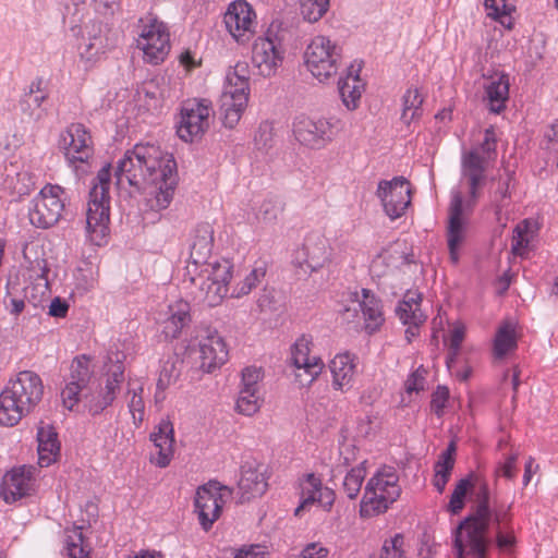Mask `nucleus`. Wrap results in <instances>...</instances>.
Returning a JSON list of instances; mask_svg holds the SVG:
<instances>
[{
  "mask_svg": "<svg viewBox=\"0 0 558 558\" xmlns=\"http://www.w3.org/2000/svg\"><path fill=\"white\" fill-rule=\"evenodd\" d=\"M517 348L514 327L506 323L499 327L494 340V353L497 357H504Z\"/></svg>",
  "mask_w": 558,
  "mask_h": 558,
  "instance_id": "49530a36",
  "label": "nucleus"
},
{
  "mask_svg": "<svg viewBox=\"0 0 558 558\" xmlns=\"http://www.w3.org/2000/svg\"><path fill=\"white\" fill-rule=\"evenodd\" d=\"M422 294L417 291H407L402 301L396 307V315L402 325L408 326L405 338L411 342L418 335L420 327L425 323L426 316L421 311Z\"/></svg>",
  "mask_w": 558,
  "mask_h": 558,
  "instance_id": "5701e85b",
  "label": "nucleus"
},
{
  "mask_svg": "<svg viewBox=\"0 0 558 558\" xmlns=\"http://www.w3.org/2000/svg\"><path fill=\"white\" fill-rule=\"evenodd\" d=\"M484 5L488 11L487 15L494 20H499L502 24V17L509 16L514 7L508 0H484Z\"/></svg>",
  "mask_w": 558,
  "mask_h": 558,
  "instance_id": "bf43d9fd",
  "label": "nucleus"
},
{
  "mask_svg": "<svg viewBox=\"0 0 558 558\" xmlns=\"http://www.w3.org/2000/svg\"><path fill=\"white\" fill-rule=\"evenodd\" d=\"M329 8V0H301L300 10L304 20L317 22Z\"/></svg>",
  "mask_w": 558,
  "mask_h": 558,
  "instance_id": "5fc2aeb1",
  "label": "nucleus"
},
{
  "mask_svg": "<svg viewBox=\"0 0 558 558\" xmlns=\"http://www.w3.org/2000/svg\"><path fill=\"white\" fill-rule=\"evenodd\" d=\"M111 181L110 165L104 166L93 180L86 211V231L89 240L101 245L109 231Z\"/></svg>",
  "mask_w": 558,
  "mask_h": 558,
  "instance_id": "423d86ee",
  "label": "nucleus"
},
{
  "mask_svg": "<svg viewBox=\"0 0 558 558\" xmlns=\"http://www.w3.org/2000/svg\"><path fill=\"white\" fill-rule=\"evenodd\" d=\"M365 463L366 460L360 462L356 466L348 471L343 478L342 490L350 499L356 498L360 494L363 481L366 476Z\"/></svg>",
  "mask_w": 558,
  "mask_h": 558,
  "instance_id": "de8ad7c7",
  "label": "nucleus"
},
{
  "mask_svg": "<svg viewBox=\"0 0 558 558\" xmlns=\"http://www.w3.org/2000/svg\"><path fill=\"white\" fill-rule=\"evenodd\" d=\"M142 392H143L142 387L129 389V391H128V393H132V397H131L128 405H129V410H130V413L132 414L134 423H137V422L141 423L144 418L145 405H144Z\"/></svg>",
  "mask_w": 558,
  "mask_h": 558,
  "instance_id": "052dcab7",
  "label": "nucleus"
},
{
  "mask_svg": "<svg viewBox=\"0 0 558 558\" xmlns=\"http://www.w3.org/2000/svg\"><path fill=\"white\" fill-rule=\"evenodd\" d=\"M363 300L359 303L369 332L378 330L384 323L380 301L367 289H362Z\"/></svg>",
  "mask_w": 558,
  "mask_h": 558,
  "instance_id": "4c0bfd02",
  "label": "nucleus"
},
{
  "mask_svg": "<svg viewBox=\"0 0 558 558\" xmlns=\"http://www.w3.org/2000/svg\"><path fill=\"white\" fill-rule=\"evenodd\" d=\"M424 97L417 88H408L402 96L401 120L404 124L410 123L422 116Z\"/></svg>",
  "mask_w": 558,
  "mask_h": 558,
  "instance_id": "37998d69",
  "label": "nucleus"
},
{
  "mask_svg": "<svg viewBox=\"0 0 558 558\" xmlns=\"http://www.w3.org/2000/svg\"><path fill=\"white\" fill-rule=\"evenodd\" d=\"M322 485V480L314 473H308L304 475V478L300 484L301 502L299 507L295 509V515H299L300 512L304 510L306 507L316 504V498L318 497V493L320 490Z\"/></svg>",
  "mask_w": 558,
  "mask_h": 558,
  "instance_id": "a18cd8bd",
  "label": "nucleus"
},
{
  "mask_svg": "<svg viewBox=\"0 0 558 558\" xmlns=\"http://www.w3.org/2000/svg\"><path fill=\"white\" fill-rule=\"evenodd\" d=\"M38 463L40 466H49L60 456V441L54 427L40 422L37 430Z\"/></svg>",
  "mask_w": 558,
  "mask_h": 558,
  "instance_id": "c756f323",
  "label": "nucleus"
},
{
  "mask_svg": "<svg viewBox=\"0 0 558 558\" xmlns=\"http://www.w3.org/2000/svg\"><path fill=\"white\" fill-rule=\"evenodd\" d=\"M248 97L244 94L227 95L223 93L221 119L226 128L233 129L247 106Z\"/></svg>",
  "mask_w": 558,
  "mask_h": 558,
  "instance_id": "58836bf2",
  "label": "nucleus"
},
{
  "mask_svg": "<svg viewBox=\"0 0 558 558\" xmlns=\"http://www.w3.org/2000/svg\"><path fill=\"white\" fill-rule=\"evenodd\" d=\"M399 475L395 468L379 469L366 483L360 505V514L372 518L388 510L400 496Z\"/></svg>",
  "mask_w": 558,
  "mask_h": 558,
  "instance_id": "0eeeda50",
  "label": "nucleus"
},
{
  "mask_svg": "<svg viewBox=\"0 0 558 558\" xmlns=\"http://www.w3.org/2000/svg\"><path fill=\"white\" fill-rule=\"evenodd\" d=\"M284 49L279 36L268 31L264 37H258L253 46L252 61L260 75L267 77L276 73L282 64Z\"/></svg>",
  "mask_w": 558,
  "mask_h": 558,
  "instance_id": "dca6fc26",
  "label": "nucleus"
},
{
  "mask_svg": "<svg viewBox=\"0 0 558 558\" xmlns=\"http://www.w3.org/2000/svg\"><path fill=\"white\" fill-rule=\"evenodd\" d=\"M391 255L387 251L379 253L371 263V272L374 276H385L390 267Z\"/></svg>",
  "mask_w": 558,
  "mask_h": 558,
  "instance_id": "338daca9",
  "label": "nucleus"
},
{
  "mask_svg": "<svg viewBox=\"0 0 558 558\" xmlns=\"http://www.w3.org/2000/svg\"><path fill=\"white\" fill-rule=\"evenodd\" d=\"M505 508L508 510V518L501 520L499 523L493 519L490 525L495 526L496 529V544L498 548L510 549L515 543L513 532L509 530V524L511 522V506H505Z\"/></svg>",
  "mask_w": 558,
  "mask_h": 558,
  "instance_id": "3c124183",
  "label": "nucleus"
},
{
  "mask_svg": "<svg viewBox=\"0 0 558 558\" xmlns=\"http://www.w3.org/2000/svg\"><path fill=\"white\" fill-rule=\"evenodd\" d=\"M233 280V264L229 259L216 260L206 265L191 281L198 286L199 298L208 305L216 306L229 292Z\"/></svg>",
  "mask_w": 558,
  "mask_h": 558,
  "instance_id": "1a4fd4ad",
  "label": "nucleus"
},
{
  "mask_svg": "<svg viewBox=\"0 0 558 558\" xmlns=\"http://www.w3.org/2000/svg\"><path fill=\"white\" fill-rule=\"evenodd\" d=\"M293 134L300 144L314 149L325 147L333 136L332 125L328 120H315L305 116L294 119Z\"/></svg>",
  "mask_w": 558,
  "mask_h": 558,
  "instance_id": "a211bd4d",
  "label": "nucleus"
},
{
  "mask_svg": "<svg viewBox=\"0 0 558 558\" xmlns=\"http://www.w3.org/2000/svg\"><path fill=\"white\" fill-rule=\"evenodd\" d=\"M4 308L12 315H19L25 307L24 299L19 289V284L9 280L5 286V293L2 298Z\"/></svg>",
  "mask_w": 558,
  "mask_h": 558,
  "instance_id": "603ef678",
  "label": "nucleus"
},
{
  "mask_svg": "<svg viewBox=\"0 0 558 558\" xmlns=\"http://www.w3.org/2000/svg\"><path fill=\"white\" fill-rule=\"evenodd\" d=\"M222 490L231 493L227 486H222L217 481H210L196 492L195 508L205 531H208L220 515L223 506Z\"/></svg>",
  "mask_w": 558,
  "mask_h": 558,
  "instance_id": "f3484780",
  "label": "nucleus"
},
{
  "mask_svg": "<svg viewBox=\"0 0 558 558\" xmlns=\"http://www.w3.org/2000/svg\"><path fill=\"white\" fill-rule=\"evenodd\" d=\"M298 255L304 257L303 263L311 271H316L329 260L328 240L320 232H311L304 239L302 250Z\"/></svg>",
  "mask_w": 558,
  "mask_h": 558,
  "instance_id": "a878e982",
  "label": "nucleus"
},
{
  "mask_svg": "<svg viewBox=\"0 0 558 558\" xmlns=\"http://www.w3.org/2000/svg\"><path fill=\"white\" fill-rule=\"evenodd\" d=\"M262 379L260 368L250 366L242 371V387L241 389H250L259 391L258 383Z\"/></svg>",
  "mask_w": 558,
  "mask_h": 558,
  "instance_id": "0e129e2a",
  "label": "nucleus"
},
{
  "mask_svg": "<svg viewBox=\"0 0 558 558\" xmlns=\"http://www.w3.org/2000/svg\"><path fill=\"white\" fill-rule=\"evenodd\" d=\"M124 355L120 352H111L108 355V371L105 387L98 391L83 396L85 407L92 415L100 414L105 409L112 404L117 392L120 390L124 380Z\"/></svg>",
  "mask_w": 558,
  "mask_h": 558,
  "instance_id": "ddd939ff",
  "label": "nucleus"
},
{
  "mask_svg": "<svg viewBox=\"0 0 558 558\" xmlns=\"http://www.w3.org/2000/svg\"><path fill=\"white\" fill-rule=\"evenodd\" d=\"M404 538L401 534H396L393 537L388 538L381 546L383 556L388 558H407L403 550Z\"/></svg>",
  "mask_w": 558,
  "mask_h": 558,
  "instance_id": "680f3d73",
  "label": "nucleus"
},
{
  "mask_svg": "<svg viewBox=\"0 0 558 558\" xmlns=\"http://www.w3.org/2000/svg\"><path fill=\"white\" fill-rule=\"evenodd\" d=\"M88 37L78 46V54L86 63H94L98 57L106 52L107 38L102 35L101 25L93 23Z\"/></svg>",
  "mask_w": 558,
  "mask_h": 558,
  "instance_id": "c9c22d12",
  "label": "nucleus"
},
{
  "mask_svg": "<svg viewBox=\"0 0 558 558\" xmlns=\"http://www.w3.org/2000/svg\"><path fill=\"white\" fill-rule=\"evenodd\" d=\"M256 149L267 153L275 145L274 124L269 121H263L254 136Z\"/></svg>",
  "mask_w": 558,
  "mask_h": 558,
  "instance_id": "6e6d98bb",
  "label": "nucleus"
},
{
  "mask_svg": "<svg viewBox=\"0 0 558 558\" xmlns=\"http://www.w3.org/2000/svg\"><path fill=\"white\" fill-rule=\"evenodd\" d=\"M472 489H475V493L470 513L453 532L457 558H465V555L481 557L483 553L489 551L492 520L495 519L499 523L508 518L505 505L492 506L488 483L474 472L457 482L447 510L451 514H459L464 509L465 498Z\"/></svg>",
  "mask_w": 558,
  "mask_h": 558,
  "instance_id": "f257e3e1",
  "label": "nucleus"
},
{
  "mask_svg": "<svg viewBox=\"0 0 558 558\" xmlns=\"http://www.w3.org/2000/svg\"><path fill=\"white\" fill-rule=\"evenodd\" d=\"M376 195L391 220L403 216L411 204L410 183L404 177L379 181Z\"/></svg>",
  "mask_w": 558,
  "mask_h": 558,
  "instance_id": "2eb2a0df",
  "label": "nucleus"
},
{
  "mask_svg": "<svg viewBox=\"0 0 558 558\" xmlns=\"http://www.w3.org/2000/svg\"><path fill=\"white\" fill-rule=\"evenodd\" d=\"M4 186L19 196L27 195L35 187V177L22 163L10 162L4 167Z\"/></svg>",
  "mask_w": 558,
  "mask_h": 558,
  "instance_id": "7c9ffc66",
  "label": "nucleus"
},
{
  "mask_svg": "<svg viewBox=\"0 0 558 558\" xmlns=\"http://www.w3.org/2000/svg\"><path fill=\"white\" fill-rule=\"evenodd\" d=\"M463 197L461 192H453L449 206L447 242L452 263L459 260V248L465 239V221L462 218Z\"/></svg>",
  "mask_w": 558,
  "mask_h": 558,
  "instance_id": "4be33fe9",
  "label": "nucleus"
},
{
  "mask_svg": "<svg viewBox=\"0 0 558 558\" xmlns=\"http://www.w3.org/2000/svg\"><path fill=\"white\" fill-rule=\"evenodd\" d=\"M514 181V172L506 170L504 174H499L497 179V187L490 195L492 204L495 208L496 215H499L501 210L508 206L509 199L511 198L510 186Z\"/></svg>",
  "mask_w": 558,
  "mask_h": 558,
  "instance_id": "79ce46f5",
  "label": "nucleus"
},
{
  "mask_svg": "<svg viewBox=\"0 0 558 558\" xmlns=\"http://www.w3.org/2000/svg\"><path fill=\"white\" fill-rule=\"evenodd\" d=\"M456 452H457V446L456 442L452 440L448 444L446 450H444L439 456L435 463L434 470L444 473H450L453 470L454 462H456Z\"/></svg>",
  "mask_w": 558,
  "mask_h": 558,
  "instance_id": "13d9d810",
  "label": "nucleus"
},
{
  "mask_svg": "<svg viewBox=\"0 0 558 558\" xmlns=\"http://www.w3.org/2000/svg\"><path fill=\"white\" fill-rule=\"evenodd\" d=\"M65 201L63 187L52 184L45 185L29 204V222L39 229L53 227L62 218Z\"/></svg>",
  "mask_w": 558,
  "mask_h": 558,
  "instance_id": "9d476101",
  "label": "nucleus"
},
{
  "mask_svg": "<svg viewBox=\"0 0 558 558\" xmlns=\"http://www.w3.org/2000/svg\"><path fill=\"white\" fill-rule=\"evenodd\" d=\"M48 98V83L43 77H36L22 95L19 101L20 110L31 120L39 121L47 113L43 105Z\"/></svg>",
  "mask_w": 558,
  "mask_h": 558,
  "instance_id": "b1692460",
  "label": "nucleus"
},
{
  "mask_svg": "<svg viewBox=\"0 0 558 558\" xmlns=\"http://www.w3.org/2000/svg\"><path fill=\"white\" fill-rule=\"evenodd\" d=\"M65 558H89V551L85 549L81 526H76L69 532L65 539Z\"/></svg>",
  "mask_w": 558,
  "mask_h": 558,
  "instance_id": "8fccbe9b",
  "label": "nucleus"
},
{
  "mask_svg": "<svg viewBox=\"0 0 558 558\" xmlns=\"http://www.w3.org/2000/svg\"><path fill=\"white\" fill-rule=\"evenodd\" d=\"M223 23L231 36L238 43L244 44L254 33L256 14L245 0H236L229 4Z\"/></svg>",
  "mask_w": 558,
  "mask_h": 558,
  "instance_id": "412c9836",
  "label": "nucleus"
},
{
  "mask_svg": "<svg viewBox=\"0 0 558 558\" xmlns=\"http://www.w3.org/2000/svg\"><path fill=\"white\" fill-rule=\"evenodd\" d=\"M304 59L312 75L319 82H326L338 73L341 49L328 37L316 36L308 44Z\"/></svg>",
  "mask_w": 558,
  "mask_h": 558,
  "instance_id": "9b49d317",
  "label": "nucleus"
},
{
  "mask_svg": "<svg viewBox=\"0 0 558 558\" xmlns=\"http://www.w3.org/2000/svg\"><path fill=\"white\" fill-rule=\"evenodd\" d=\"M260 408L259 391L250 389H240L236 400V411L241 414L251 416Z\"/></svg>",
  "mask_w": 558,
  "mask_h": 558,
  "instance_id": "864d4df0",
  "label": "nucleus"
},
{
  "mask_svg": "<svg viewBox=\"0 0 558 558\" xmlns=\"http://www.w3.org/2000/svg\"><path fill=\"white\" fill-rule=\"evenodd\" d=\"M356 357L349 353L337 354L329 364L332 375V387L336 390L348 391L353 387L356 373Z\"/></svg>",
  "mask_w": 558,
  "mask_h": 558,
  "instance_id": "bb28decb",
  "label": "nucleus"
},
{
  "mask_svg": "<svg viewBox=\"0 0 558 558\" xmlns=\"http://www.w3.org/2000/svg\"><path fill=\"white\" fill-rule=\"evenodd\" d=\"M266 276V267L264 264L255 265L250 271L242 275L240 270L233 274V279L239 278V281L231 289L232 298H242L247 295L254 288H256Z\"/></svg>",
  "mask_w": 558,
  "mask_h": 558,
  "instance_id": "ea45409f",
  "label": "nucleus"
},
{
  "mask_svg": "<svg viewBox=\"0 0 558 558\" xmlns=\"http://www.w3.org/2000/svg\"><path fill=\"white\" fill-rule=\"evenodd\" d=\"M150 439L154 442L157 451L156 457H151L150 461L159 468L169 465L173 456V425L169 420H162L157 430L150 434Z\"/></svg>",
  "mask_w": 558,
  "mask_h": 558,
  "instance_id": "c85d7f7f",
  "label": "nucleus"
},
{
  "mask_svg": "<svg viewBox=\"0 0 558 558\" xmlns=\"http://www.w3.org/2000/svg\"><path fill=\"white\" fill-rule=\"evenodd\" d=\"M43 395L44 385L39 375L32 371L20 372L0 393V424L16 425L38 405Z\"/></svg>",
  "mask_w": 558,
  "mask_h": 558,
  "instance_id": "20e7f679",
  "label": "nucleus"
},
{
  "mask_svg": "<svg viewBox=\"0 0 558 558\" xmlns=\"http://www.w3.org/2000/svg\"><path fill=\"white\" fill-rule=\"evenodd\" d=\"M116 177L119 185L125 180L136 191H146V206L153 211L169 207L178 185L174 158L151 143L126 150L118 161Z\"/></svg>",
  "mask_w": 558,
  "mask_h": 558,
  "instance_id": "7ed1b4c3",
  "label": "nucleus"
},
{
  "mask_svg": "<svg viewBox=\"0 0 558 558\" xmlns=\"http://www.w3.org/2000/svg\"><path fill=\"white\" fill-rule=\"evenodd\" d=\"M89 364L86 355L76 356L71 363L68 381L86 388L93 374Z\"/></svg>",
  "mask_w": 558,
  "mask_h": 558,
  "instance_id": "09e8293b",
  "label": "nucleus"
},
{
  "mask_svg": "<svg viewBox=\"0 0 558 558\" xmlns=\"http://www.w3.org/2000/svg\"><path fill=\"white\" fill-rule=\"evenodd\" d=\"M311 341L307 337H300L291 348V359L298 369H303L310 377L306 384H312L322 373L324 362L317 355H311Z\"/></svg>",
  "mask_w": 558,
  "mask_h": 558,
  "instance_id": "393cba45",
  "label": "nucleus"
},
{
  "mask_svg": "<svg viewBox=\"0 0 558 558\" xmlns=\"http://www.w3.org/2000/svg\"><path fill=\"white\" fill-rule=\"evenodd\" d=\"M534 225L523 220L513 230L511 251L515 256L524 257L530 251V243L534 238Z\"/></svg>",
  "mask_w": 558,
  "mask_h": 558,
  "instance_id": "c03bdc74",
  "label": "nucleus"
},
{
  "mask_svg": "<svg viewBox=\"0 0 558 558\" xmlns=\"http://www.w3.org/2000/svg\"><path fill=\"white\" fill-rule=\"evenodd\" d=\"M248 80L250 71L247 63L238 62L234 68L227 73V85L223 93L227 95L244 94L248 97Z\"/></svg>",
  "mask_w": 558,
  "mask_h": 558,
  "instance_id": "a19ab883",
  "label": "nucleus"
},
{
  "mask_svg": "<svg viewBox=\"0 0 558 558\" xmlns=\"http://www.w3.org/2000/svg\"><path fill=\"white\" fill-rule=\"evenodd\" d=\"M472 489H475V493L470 513L453 532L457 558H465V555L481 557L483 553L489 551L492 520L495 519L499 523L508 518L505 505L492 506L488 483L474 472L457 482L447 510L451 514H459L464 509L465 498Z\"/></svg>",
  "mask_w": 558,
  "mask_h": 558,
  "instance_id": "f03ea898",
  "label": "nucleus"
},
{
  "mask_svg": "<svg viewBox=\"0 0 558 558\" xmlns=\"http://www.w3.org/2000/svg\"><path fill=\"white\" fill-rule=\"evenodd\" d=\"M213 109L206 99L186 102L181 110L177 133L186 143L202 138L209 128Z\"/></svg>",
  "mask_w": 558,
  "mask_h": 558,
  "instance_id": "4468645a",
  "label": "nucleus"
},
{
  "mask_svg": "<svg viewBox=\"0 0 558 558\" xmlns=\"http://www.w3.org/2000/svg\"><path fill=\"white\" fill-rule=\"evenodd\" d=\"M83 389H85V388L82 386H78L74 383L66 381V385L61 392V398H62L63 405L68 410H73V408L81 400V392L83 391Z\"/></svg>",
  "mask_w": 558,
  "mask_h": 558,
  "instance_id": "e2e57ef3",
  "label": "nucleus"
},
{
  "mask_svg": "<svg viewBox=\"0 0 558 558\" xmlns=\"http://www.w3.org/2000/svg\"><path fill=\"white\" fill-rule=\"evenodd\" d=\"M60 146L70 163L87 162L94 153L90 133L82 123H71L61 133Z\"/></svg>",
  "mask_w": 558,
  "mask_h": 558,
  "instance_id": "aec40b11",
  "label": "nucleus"
},
{
  "mask_svg": "<svg viewBox=\"0 0 558 558\" xmlns=\"http://www.w3.org/2000/svg\"><path fill=\"white\" fill-rule=\"evenodd\" d=\"M214 246V228L208 222H202L196 226L193 231L190 258L192 264L197 267L199 265H208L207 259L211 255Z\"/></svg>",
  "mask_w": 558,
  "mask_h": 558,
  "instance_id": "cd10ccee",
  "label": "nucleus"
},
{
  "mask_svg": "<svg viewBox=\"0 0 558 558\" xmlns=\"http://www.w3.org/2000/svg\"><path fill=\"white\" fill-rule=\"evenodd\" d=\"M449 398V390L447 387L439 386L437 390L432 396L430 408L432 410L440 416L442 414V410L446 407V403Z\"/></svg>",
  "mask_w": 558,
  "mask_h": 558,
  "instance_id": "774afa93",
  "label": "nucleus"
},
{
  "mask_svg": "<svg viewBox=\"0 0 558 558\" xmlns=\"http://www.w3.org/2000/svg\"><path fill=\"white\" fill-rule=\"evenodd\" d=\"M426 369L423 366L411 373L405 380V390L409 393L418 392L424 389Z\"/></svg>",
  "mask_w": 558,
  "mask_h": 558,
  "instance_id": "69168bd1",
  "label": "nucleus"
},
{
  "mask_svg": "<svg viewBox=\"0 0 558 558\" xmlns=\"http://www.w3.org/2000/svg\"><path fill=\"white\" fill-rule=\"evenodd\" d=\"M187 349L195 366L204 373L215 372L228 360V349L223 338L217 330L207 327L197 329Z\"/></svg>",
  "mask_w": 558,
  "mask_h": 558,
  "instance_id": "6e6552de",
  "label": "nucleus"
},
{
  "mask_svg": "<svg viewBox=\"0 0 558 558\" xmlns=\"http://www.w3.org/2000/svg\"><path fill=\"white\" fill-rule=\"evenodd\" d=\"M141 23L137 46L144 53V60L155 65L163 62L171 49L169 27L153 16L142 19Z\"/></svg>",
  "mask_w": 558,
  "mask_h": 558,
  "instance_id": "f8f14e48",
  "label": "nucleus"
},
{
  "mask_svg": "<svg viewBox=\"0 0 558 558\" xmlns=\"http://www.w3.org/2000/svg\"><path fill=\"white\" fill-rule=\"evenodd\" d=\"M36 468L22 465L13 468L2 477L0 496L7 504H13L31 496L36 487Z\"/></svg>",
  "mask_w": 558,
  "mask_h": 558,
  "instance_id": "6ab92c4d",
  "label": "nucleus"
},
{
  "mask_svg": "<svg viewBox=\"0 0 558 558\" xmlns=\"http://www.w3.org/2000/svg\"><path fill=\"white\" fill-rule=\"evenodd\" d=\"M182 360L177 354H171L161 361L155 395L157 401L163 400L165 390L178 380L182 371Z\"/></svg>",
  "mask_w": 558,
  "mask_h": 558,
  "instance_id": "e433bc0d",
  "label": "nucleus"
},
{
  "mask_svg": "<svg viewBox=\"0 0 558 558\" xmlns=\"http://www.w3.org/2000/svg\"><path fill=\"white\" fill-rule=\"evenodd\" d=\"M497 135L493 126L484 132L481 144L463 151L461 157V183H465L469 192L466 206L476 203L486 181V170L497 156Z\"/></svg>",
  "mask_w": 558,
  "mask_h": 558,
  "instance_id": "39448f33",
  "label": "nucleus"
},
{
  "mask_svg": "<svg viewBox=\"0 0 558 558\" xmlns=\"http://www.w3.org/2000/svg\"><path fill=\"white\" fill-rule=\"evenodd\" d=\"M509 98V78L501 74L492 77L485 84V100H487L488 109L493 113L499 114L506 108Z\"/></svg>",
  "mask_w": 558,
  "mask_h": 558,
  "instance_id": "f704fd0d",
  "label": "nucleus"
},
{
  "mask_svg": "<svg viewBox=\"0 0 558 558\" xmlns=\"http://www.w3.org/2000/svg\"><path fill=\"white\" fill-rule=\"evenodd\" d=\"M283 211V203L278 196H269L264 199L258 209V217L266 222H272Z\"/></svg>",
  "mask_w": 558,
  "mask_h": 558,
  "instance_id": "4d7b16f0",
  "label": "nucleus"
},
{
  "mask_svg": "<svg viewBox=\"0 0 558 558\" xmlns=\"http://www.w3.org/2000/svg\"><path fill=\"white\" fill-rule=\"evenodd\" d=\"M238 486L241 493V502H245L264 495L268 485L263 472L251 465H244Z\"/></svg>",
  "mask_w": 558,
  "mask_h": 558,
  "instance_id": "72a5a7b5",
  "label": "nucleus"
},
{
  "mask_svg": "<svg viewBox=\"0 0 558 558\" xmlns=\"http://www.w3.org/2000/svg\"><path fill=\"white\" fill-rule=\"evenodd\" d=\"M190 304L179 300L168 307L167 318L162 322V333L166 339H175L191 322Z\"/></svg>",
  "mask_w": 558,
  "mask_h": 558,
  "instance_id": "2f4dec72",
  "label": "nucleus"
},
{
  "mask_svg": "<svg viewBox=\"0 0 558 558\" xmlns=\"http://www.w3.org/2000/svg\"><path fill=\"white\" fill-rule=\"evenodd\" d=\"M361 64H351L347 68V76L340 77L338 81V89L343 105L349 110L357 107L362 95L363 84L360 78Z\"/></svg>",
  "mask_w": 558,
  "mask_h": 558,
  "instance_id": "473e14b6",
  "label": "nucleus"
}]
</instances>
